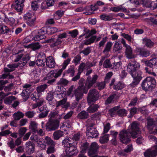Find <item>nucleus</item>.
Segmentation results:
<instances>
[{"label": "nucleus", "mask_w": 157, "mask_h": 157, "mask_svg": "<svg viewBox=\"0 0 157 157\" xmlns=\"http://www.w3.org/2000/svg\"><path fill=\"white\" fill-rule=\"evenodd\" d=\"M67 100V98H64L59 101L57 102L56 101L55 104L56 105V107H58L59 106L64 104L66 102Z\"/></svg>", "instance_id": "58"}, {"label": "nucleus", "mask_w": 157, "mask_h": 157, "mask_svg": "<svg viewBox=\"0 0 157 157\" xmlns=\"http://www.w3.org/2000/svg\"><path fill=\"white\" fill-rule=\"evenodd\" d=\"M89 144L87 142L85 143L81 144V152L82 153H83L86 152L87 149L89 147Z\"/></svg>", "instance_id": "46"}, {"label": "nucleus", "mask_w": 157, "mask_h": 157, "mask_svg": "<svg viewBox=\"0 0 157 157\" xmlns=\"http://www.w3.org/2000/svg\"><path fill=\"white\" fill-rule=\"evenodd\" d=\"M26 152L28 154L33 153L34 151L35 145L34 143L29 141L25 145Z\"/></svg>", "instance_id": "15"}, {"label": "nucleus", "mask_w": 157, "mask_h": 157, "mask_svg": "<svg viewBox=\"0 0 157 157\" xmlns=\"http://www.w3.org/2000/svg\"><path fill=\"white\" fill-rule=\"evenodd\" d=\"M140 67V64L136 61H131L128 64L127 71L131 75L133 80L129 86L131 87L136 86L142 78V72L138 69Z\"/></svg>", "instance_id": "2"}, {"label": "nucleus", "mask_w": 157, "mask_h": 157, "mask_svg": "<svg viewBox=\"0 0 157 157\" xmlns=\"http://www.w3.org/2000/svg\"><path fill=\"white\" fill-rule=\"evenodd\" d=\"M40 96V94L37 92H34L30 95L31 99L33 101H36Z\"/></svg>", "instance_id": "52"}, {"label": "nucleus", "mask_w": 157, "mask_h": 157, "mask_svg": "<svg viewBox=\"0 0 157 157\" xmlns=\"http://www.w3.org/2000/svg\"><path fill=\"white\" fill-rule=\"evenodd\" d=\"M31 7L32 9L34 10H36L38 8V5L37 1H33L32 2Z\"/></svg>", "instance_id": "62"}, {"label": "nucleus", "mask_w": 157, "mask_h": 157, "mask_svg": "<svg viewBox=\"0 0 157 157\" xmlns=\"http://www.w3.org/2000/svg\"><path fill=\"white\" fill-rule=\"evenodd\" d=\"M68 83V81L66 79L62 78L60 79L57 82L58 84H61L64 85H66Z\"/></svg>", "instance_id": "64"}, {"label": "nucleus", "mask_w": 157, "mask_h": 157, "mask_svg": "<svg viewBox=\"0 0 157 157\" xmlns=\"http://www.w3.org/2000/svg\"><path fill=\"white\" fill-rule=\"evenodd\" d=\"M89 117L88 113L84 110L81 111L77 115V117L78 119L82 120L86 119Z\"/></svg>", "instance_id": "25"}, {"label": "nucleus", "mask_w": 157, "mask_h": 157, "mask_svg": "<svg viewBox=\"0 0 157 157\" xmlns=\"http://www.w3.org/2000/svg\"><path fill=\"white\" fill-rule=\"evenodd\" d=\"M46 65L49 68H53L56 65L54 58L52 56H49L46 58L45 61Z\"/></svg>", "instance_id": "17"}, {"label": "nucleus", "mask_w": 157, "mask_h": 157, "mask_svg": "<svg viewBox=\"0 0 157 157\" xmlns=\"http://www.w3.org/2000/svg\"><path fill=\"white\" fill-rule=\"evenodd\" d=\"M120 107V106H117L110 109L109 111V114L112 117L114 116L116 114V113H117L118 110Z\"/></svg>", "instance_id": "34"}, {"label": "nucleus", "mask_w": 157, "mask_h": 157, "mask_svg": "<svg viewBox=\"0 0 157 157\" xmlns=\"http://www.w3.org/2000/svg\"><path fill=\"white\" fill-rule=\"evenodd\" d=\"M98 78V76L96 75H94L92 78L90 76H88L86 79L85 86L83 84L84 79L83 78L80 79L79 81L80 86L74 91L77 104H78L79 100L82 99L83 93L86 94L87 93L88 89L95 83Z\"/></svg>", "instance_id": "1"}, {"label": "nucleus", "mask_w": 157, "mask_h": 157, "mask_svg": "<svg viewBox=\"0 0 157 157\" xmlns=\"http://www.w3.org/2000/svg\"><path fill=\"white\" fill-rule=\"evenodd\" d=\"M125 87V85L122 82L119 81L117 83L114 84L113 88L114 89L118 90H121Z\"/></svg>", "instance_id": "31"}, {"label": "nucleus", "mask_w": 157, "mask_h": 157, "mask_svg": "<svg viewBox=\"0 0 157 157\" xmlns=\"http://www.w3.org/2000/svg\"><path fill=\"white\" fill-rule=\"evenodd\" d=\"M117 114L118 115L121 117H124L126 116L127 112L124 109H121L117 111Z\"/></svg>", "instance_id": "49"}, {"label": "nucleus", "mask_w": 157, "mask_h": 157, "mask_svg": "<svg viewBox=\"0 0 157 157\" xmlns=\"http://www.w3.org/2000/svg\"><path fill=\"white\" fill-rule=\"evenodd\" d=\"M75 66L73 65L71 66L66 71V73L69 75L71 77H73L75 73Z\"/></svg>", "instance_id": "42"}, {"label": "nucleus", "mask_w": 157, "mask_h": 157, "mask_svg": "<svg viewBox=\"0 0 157 157\" xmlns=\"http://www.w3.org/2000/svg\"><path fill=\"white\" fill-rule=\"evenodd\" d=\"M27 129L25 127L21 128L18 131V134L20 138L23 136L26 132Z\"/></svg>", "instance_id": "56"}, {"label": "nucleus", "mask_w": 157, "mask_h": 157, "mask_svg": "<svg viewBox=\"0 0 157 157\" xmlns=\"http://www.w3.org/2000/svg\"><path fill=\"white\" fill-rule=\"evenodd\" d=\"M100 19L105 21H109L113 19V17L111 14H102L100 16Z\"/></svg>", "instance_id": "35"}, {"label": "nucleus", "mask_w": 157, "mask_h": 157, "mask_svg": "<svg viewBox=\"0 0 157 157\" xmlns=\"http://www.w3.org/2000/svg\"><path fill=\"white\" fill-rule=\"evenodd\" d=\"M113 44L111 42H108L106 44L104 50L103 51V52L106 54L108 52H109Z\"/></svg>", "instance_id": "36"}, {"label": "nucleus", "mask_w": 157, "mask_h": 157, "mask_svg": "<svg viewBox=\"0 0 157 157\" xmlns=\"http://www.w3.org/2000/svg\"><path fill=\"white\" fill-rule=\"evenodd\" d=\"M30 57L28 55H26L23 57H22L20 61L21 63H20L21 64L20 66L22 67L25 66L28 61L30 60Z\"/></svg>", "instance_id": "28"}, {"label": "nucleus", "mask_w": 157, "mask_h": 157, "mask_svg": "<svg viewBox=\"0 0 157 157\" xmlns=\"http://www.w3.org/2000/svg\"><path fill=\"white\" fill-rule=\"evenodd\" d=\"M41 46V45L38 42L35 43L30 44L28 46V47L31 48L34 51L39 49Z\"/></svg>", "instance_id": "37"}, {"label": "nucleus", "mask_w": 157, "mask_h": 157, "mask_svg": "<svg viewBox=\"0 0 157 157\" xmlns=\"http://www.w3.org/2000/svg\"><path fill=\"white\" fill-rule=\"evenodd\" d=\"M103 66L105 68L112 67V65L111 64L110 60L108 59L104 62Z\"/></svg>", "instance_id": "59"}, {"label": "nucleus", "mask_w": 157, "mask_h": 157, "mask_svg": "<svg viewBox=\"0 0 157 157\" xmlns=\"http://www.w3.org/2000/svg\"><path fill=\"white\" fill-rule=\"evenodd\" d=\"M36 19H33V18L27 20L26 23L29 26L31 27H33L35 25Z\"/></svg>", "instance_id": "61"}, {"label": "nucleus", "mask_w": 157, "mask_h": 157, "mask_svg": "<svg viewBox=\"0 0 157 157\" xmlns=\"http://www.w3.org/2000/svg\"><path fill=\"white\" fill-rule=\"evenodd\" d=\"M14 32L13 29H9L6 26L2 24H0V36L5 34L11 35Z\"/></svg>", "instance_id": "14"}, {"label": "nucleus", "mask_w": 157, "mask_h": 157, "mask_svg": "<svg viewBox=\"0 0 157 157\" xmlns=\"http://www.w3.org/2000/svg\"><path fill=\"white\" fill-rule=\"evenodd\" d=\"M111 69L114 71H118L119 68H121L122 64L121 62L114 63L113 64Z\"/></svg>", "instance_id": "40"}, {"label": "nucleus", "mask_w": 157, "mask_h": 157, "mask_svg": "<svg viewBox=\"0 0 157 157\" xmlns=\"http://www.w3.org/2000/svg\"><path fill=\"white\" fill-rule=\"evenodd\" d=\"M55 151V146H49L48 147L46 152L47 154H49L53 153Z\"/></svg>", "instance_id": "60"}, {"label": "nucleus", "mask_w": 157, "mask_h": 157, "mask_svg": "<svg viewBox=\"0 0 157 157\" xmlns=\"http://www.w3.org/2000/svg\"><path fill=\"white\" fill-rule=\"evenodd\" d=\"M109 135L106 134L101 137L99 139L100 142L102 144L107 143L109 140Z\"/></svg>", "instance_id": "45"}, {"label": "nucleus", "mask_w": 157, "mask_h": 157, "mask_svg": "<svg viewBox=\"0 0 157 157\" xmlns=\"http://www.w3.org/2000/svg\"><path fill=\"white\" fill-rule=\"evenodd\" d=\"M144 6L150 8L151 10H153L157 8V2L148 0L145 2Z\"/></svg>", "instance_id": "20"}, {"label": "nucleus", "mask_w": 157, "mask_h": 157, "mask_svg": "<svg viewBox=\"0 0 157 157\" xmlns=\"http://www.w3.org/2000/svg\"><path fill=\"white\" fill-rule=\"evenodd\" d=\"M62 40L59 39L58 38L55 39L53 36H52L51 38L46 40V41L48 43H51V46L54 47L61 44Z\"/></svg>", "instance_id": "18"}, {"label": "nucleus", "mask_w": 157, "mask_h": 157, "mask_svg": "<svg viewBox=\"0 0 157 157\" xmlns=\"http://www.w3.org/2000/svg\"><path fill=\"white\" fill-rule=\"evenodd\" d=\"M25 0H16L15 2L11 5V7L17 12L21 11L24 6V2Z\"/></svg>", "instance_id": "13"}, {"label": "nucleus", "mask_w": 157, "mask_h": 157, "mask_svg": "<svg viewBox=\"0 0 157 157\" xmlns=\"http://www.w3.org/2000/svg\"><path fill=\"white\" fill-rule=\"evenodd\" d=\"M37 30V33L42 39L45 38L46 37L45 34H47L46 27H43L41 29Z\"/></svg>", "instance_id": "29"}, {"label": "nucleus", "mask_w": 157, "mask_h": 157, "mask_svg": "<svg viewBox=\"0 0 157 157\" xmlns=\"http://www.w3.org/2000/svg\"><path fill=\"white\" fill-rule=\"evenodd\" d=\"M45 142L47 146H55V142L48 136H46L45 138Z\"/></svg>", "instance_id": "33"}, {"label": "nucleus", "mask_w": 157, "mask_h": 157, "mask_svg": "<svg viewBox=\"0 0 157 157\" xmlns=\"http://www.w3.org/2000/svg\"><path fill=\"white\" fill-rule=\"evenodd\" d=\"M46 29L48 34H52L58 31V29L56 28L53 27H46Z\"/></svg>", "instance_id": "41"}, {"label": "nucleus", "mask_w": 157, "mask_h": 157, "mask_svg": "<svg viewBox=\"0 0 157 157\" xmlns=\"http://www.w3.org/2000/svg\"><path fill=\"white\" fill-rule=\"evenodd\" d=\"M32 35L33 40L35 41H39L41 39V37L37 33V30H35L33 31L32 33Z\"/></svg>", "instance_id": "30"}, {"label": "nucleus", "mask_w": 157, "mask_h": 157, "mask_svg": "<svg viewBox=\"0 0 157 157\" xmlns=\"http://www.w3.org/2000/svg\"><path fill=\"white\" fill-rule=\"evenodd\" d=\"M60 121L57 119L49 118L46 124V130L48 132L54 131L59 126Z\"/></svg>", "instance_id": "7"}, {"label": "nucleus", "mask_w": 157, "mask_h": 157, "mask_svg": "<svg viewBox=\"0 0 157 157\" xmlns=\"http://www.w3.org/2000/svg\"><path fill=\"white\" fill-rule=\"evenodd\" d=\"M47 87V85L45 84H43L38 86L36 88V90L37 92L40 93L43 92L44 90L46 89Z\"/></svg>", "instance_id": "48"}, {"label": "nucleus", "mask_w": 157, "mask_h": 157, "mask_svg": "<svg viewBox=\"0 0 157 157\" xmlns=\"http://www.w3.org/2000/svg\"><path fill=\"white\" fill-rule=\"evenodd\" d=\"M95 125V123L92 119H89L87 120L86 126V134L88 136L91 138H96L98 136V132L96 128L94 127Z\"/></svg>", "instance_id": "5"}, {"label": "nucleus", "mask_w": 157, "mask_h": 157, "mask_svg": "<svg viewBox=\"0 0 157 157\" xmlns=\"http://www.w3.org/2000/svg\"><path fill=\"white\" fill-rule=\"evenodd\" d=\"M64 135V132L60 130L54 132L53 134L52 137L54 140H58Z\"/></svg>", "instance_id": "24"}, {"label": "nucleus", "mask_w": 157, "mask_h": 157, "mask_svg": "<svg viewBox=\"0 0 157 157\" xmlns=\"http://www.w3.org/2000/svg\"><path fill=\"white\" fill-rule=\"evenodd\" d=\"M122 48L121 44L119 43L116 41L114 44L113 52L114 53L116 52L117 53H120L121 52V50Z\"/></svg>", "instance_id": "26"}, {"label": "nucleus", "mask_w": 157, "mask_h": 157, "mask_svg": "<svg viewBox=\"0 0 157 157\" xmlns=\"http://www.w3.org/2000/svg\"><path fill=\"white\" fill-rule=\"evenodd\" d=\"M54 92L51 91L47 93L46 97V99L47 100L49 105L52 106L55 105L56 100L54 99Z\"/></svg>", "instance_id": "16"}, {"label": "nucleus", "mask_w": 157, "mask_h": 157, "mask_svg": "<svg viewBox=\"0 0 157 157\" xmlns=\"http://www.w3.org/2000/svg\"><path fill=\"white\" fill-rule=\"evenodd\" d=\"M143 41L145 42V45L147 47L151 48L154 44V43L149 39L144 38L143 39Z\"/></svg>", "instance_id": "39"}, {"label": "nucleus", "mask_w": 157, "mask_h": 157, "mask_svg": "<svg viewBox=\"0 0 157 157\" xmlns=\"http://www.w3.org/2000/svg\"><path fill=\"white\" fill-rule=\"evenodd\" d=\"M137 109L136 107H133L130 109V115H128V118H131L136 113Z\"/></svg>", "instance_id": "54"}, {"label": "nucleus", "mask_w": 157, "mask_h": 157, "mask_svg": "<svg viewBox=\"0 0 157 157\" xmlns=\"http://www.w3.org/2000/svg\"><path fill=\"white\" fill-rule=\"evenodd\" d=\"M16 98L13 96H10L6 98L4 100V103L6 104L10 105L12 101L16 100Z\"/></svg>", "instance_id": "32"}, {"label": "nucleus", "mask_w": 157, "mask_h": 157, "mask_svg": "<svg viewBox=\"0 0 157 157\" xmlns=\"http://www.w3.org/2000/svg\"><path fill=\"white\" fill-rule=\"evenodd\" d=\"M97 39V36H92L88 39L86 40L84 42V44L86 45H88L93 43L95 40Z\"/></svg>", "instance_id": "43"}, {"label": "nucleus", "mask_w": 157, "mask_h": 157, "mask_svg": "<svg viewBox=\"0 0 157 157\" xmlns=\"http://www.w3.org/2000/svg\"><path fill=\"white\" fill-rule=\"evenodd\" d=\"M99 148L98 145L96 142H93L91 144L88 149V154L90 157H101L96 155ZM101 157H108L102 156Z\"/></svg>", "instance_id": "10"}, {"label": "nucleus", "mask_w": 157, "mask_h": 157, "mask_svg": "<svg viewBox=\"0 0 157 157\" xmlns=\"http://www.w3.org/2000/svg\"><path fill=\"white\" fill-rule=\"evenodd\" d=\"M69 34H71V36L72 38H75L78 34V31L77 29L73 30L72 31H70L68 33Z\"/></svg>", "instance_id": "63"}, {"label": "nucleus", "mask_w": 157, "mask_h": 157, "mask_svg": "<svg viewBox=\"0 0 157 157\" xmlns=\"http://www.w3.org/2000/svg\"><path fill=\"white\" fill-rule=\"evenodd\" d=\"M136 51L138 54L145 57L148 56L149 55V52L148 51L145 50L141 48H136Z\"/></svg>", "instance_id": "23"}, {"label": "nucleus", "mask_w": 157, "mask_h": 157, "mask_svg": "<svg viewBox=\"0 0 157 157\" xmlns=\"http://www.w3.org/2000/svg\"><path fill=\"white\" fill-rule=\"evenodd\" d=\"M99 96L98 91L95 89H92L90 90L88 94L87 101L89 103L95 102L98 100Z\"/></svg>", "instance_id": "12"}, {"label": "nucleus", "mask_w": 157, "mask_h": 157, "mask_svg": "<svg viewBox=\"0 0 157 157\" xmlns=\"http://www.w3.org/2000/svg\"><path fill=\"white\" fill-rule=\"evenodd\" d=\"M91 52V50L90 47H88L81 51L80 53H82L85 56H87Z\"/></svg>", "instance_id": "57"}, {"label": "nucleus", "mask_w": 157, "mask_h": 157, "mask_svg": "<svg viewBox=\"0 0 157 157\" xmlns=\"http://www.w3.org/2000/svg\"><path fill=\"white\" fill-rule=\"evenodd\" d=\"M49 111L46 109H43L41 113L39 114L38 117L40 118H43L46 117L48 115Z\"/></svg>", "instance_id": "51"}, {"label": "nucleus", "mask_w": 157, "mask_h": 157, "mask_svg": "<svg viewBox=\"0 0 157 157\" xmlns=\"http://www.w3.org/2000/svg\"><path fill=\"white\" fill-rule=\"evenodd\" d=\"M131 130H128L132 135V137L133 138L137 137L138 134L140 133L139 128V124L136 121L133 122L131 124Z\"/></svg>", "instance_id": "11"}, {"label": "nucleus", "mask_w": 157, "mask_h": 157, "mask_svg": "<svg viewBox=\"0 0 157 157\" xmlns=\"http://www.w3.org/2000/svg\"><path fill=\"white\" fill-rule=\"evenodd\" d=\"M37 124L35 122L31 121L29 126V128L33 133L36 131L37 128Z\"/></svg>", "instance_id": "47"}, {"label": "nucleus", "mask_w": 157, "mask_h": 157, "mask_svg": "<svg viewBox=\"0 0 157 157\" xmlns=\"http://www.w3.org/2000/svg\"><path fill=\"white\" fill-rule=\"evenodd\" d=\"M156 84L154 78L151 77H147L142 82L141 86L143 89L145 91H151L154 88Z\"/></svg>", "instance_id": "6"}, {"label": "nucleus", "mask_w": 157, "mask_h": 157, "mask_svg": "<svg viewBox=\"0 0 157 157\" xmlns=\"http://www.w3.org/2000/svg\"><path fill=\"white\" fill-rule=\"evenodd\" d=\"M24 115L21 112H18L14 113L13 114V117L15 120H19L21 118L23 117Z\"/></svg>", "instance_id": "44"}, {"label": "nucleus", "mask_w": 157, "mask_h": 157, "mask_svg": "<svg viewBox=\"0 0 157 157\" xmlns=\"http://www.w3.org/2000/svg\"><path fill=\"white\" fill-rule=\"evenodd\" d=\"M80 134L79 133L74 134L72 135V137H70L68 138H65V139L69 141H72V143H73L74 144H77L78 142L80 140Z\"/></svg>", "instance_id": "19"}, {"label": "nucleus", "mask_w": 157, "mask_h": 157, "mask_svg": "<svg viewBox=\"0 0 157 157\" xmlns=\"http://www.w3.org/2000/svg\"><path fill=\"white\" fill-rule=\"evenodd\" d=\"M24 17L25 19L28 20L33 18V19H36V17L33 12L30 11L25 14L24 15Z\"/></svg>", "instance_id": "27"}, {"label": "nucleus", "mask_w": 157, "mask_h": 157, "mask_svg": "<svg viewBox=\"0 0 157 157\" xmlns=\"http://www.w3.org/2000/svg\"><path fill=\"white\" fill-rule=\"evenodd\" d=\"M125 48V53L126 57L129 59L135 58L136 56L133 54L132 50L130 46L129 45Z\"/></svg>", "instance_id": "22"}, {"label": "nucleus", "mask_w": 157, "mask_h": 157, "mask_svg": "<svg viewBox=\"0 0 157 157\" xmlns=\"http://www.w3.org/2000/svg\"><path fill=\"white\" fill-rule=\"evenodd\" d=\"M151 139L156 141V145L151 149H148L144 152L145 157H155L157 155V138L153 136H150Z\"/></svg>", "instance_id": "8"}, {"label": "nucleus", "mask_w": 157, "mask_h": 157, "mask_svg": "<svg viewBox=\"0 0 157 157\" xmlns=\"http://www.w3.org/2000/svg\"><path fill=\"white\" fill-rule=\"evenodd\" d=\"M99 107V106L97 104L91 105L87 108V110L90 113H93L96 112Z\"/></svg>", "instance_id": "38"}, {"label": "nucleus", "mask_w": 157, "mask_h": 157, "mask_svg": "<svg viewBox=\"0 0 157 157\" xmlns=\"http://www.w3.org/2000/svg\"><path fill=\"white\" fill-rule=\"evenodd\" d=\"M119 135L121 141L123 143L127 144L130 141L132 135L128 130L121 131L120 132Z\"/></svg>", "instance_id": "9"}, {"label": "nucleus", "mask_w": 157, "mask_h": 157, "mask_svg": "<svg viewBox=\"0 0 157 157\" xmlns=\"http://www.w3.org/2000/svg\"><path fill=\"white\" fill-rule=\"evenodd\" d=\"M44 60L42 59H40L37 58V59L36 60V65L38 66L44 67L45 66L44 63H45Z\"/></svg>", "instance_id": "53"}, {"label": "nucleus", "mask_w": 157, "mask_h": 157, "mask_svg": "<svg viewBox=\"0 0 157 157\" xmlns=\"http://www.w3.org/2000/svg\"><path fill=\"white\" fill-rule=\"evenodd\" d=\"M153 124L154 122L152 119H149L147 120V128L151 130L153 129Z\"/></svg>", "instance_id": "55"}, {"label": "nucleus", "mask_w": 157, "mask_h": 157, "mask_svg": "<svg viewBox=\"0 0 157 157\" xmlns=\"http://www.w3.org/2000/svg\"><path fill=\"white\" fill-rule=\"evenodd\" d=\"M73 144L72 141H69L65 139L62 142V145L64 147L67 155L68 156L75 155L78 152L77 144Z\"/></svg>", "instance_id": "4"}, {"label": "nucleus", "mask_w": 157, "mask_h": 157, "mask_svg": "<svg viewBox=\"0 0 157 157\" xmlns=\"http://www.w3.org/2000/svg\"><path fill=\"white\" fill-rule=\"evenodd\" d=\"M145 65L153 69L154 66L157 65V58H154L149 60L144 61Z\"/></svg>", "instance_id": "21"}, {"label": "nucleus", "mask_w": 157, "mask_h": 157, "mask_svg": "<svg viewBox=\"0 0 157 157\" xmlns=\"http://www.w3.org/2000/svg\"><path fill=\"white\" fill-rule=\"evenodd\" d=\"M70 61V59L68 58L64 61L63 63L62 68L58 70H54L51 71L47 75V77L49 78H50L54 77V78L48 81V83L52 84L56 80V78L59 76L61 74L63 71L65 69L67 65L69 64Z\"/></svg>", "instance_id": "3"}, {"label": "nucleus", "mask_w": 157, "mask_h": 157, "mask_svg": "<svg viewBox=\"0 0 157 157\" xmlns=\"http://www.w3.org/2000/svg\"><path fill=\"white\" fill-rule=\"evenodd\" d=\"M110 10L115 12H117L120 11L126 12L127 11V9L124 7H123L122 6L119 7H114L112 8Z\"/></svg>", "instance_id": "50"}]
</instances>
